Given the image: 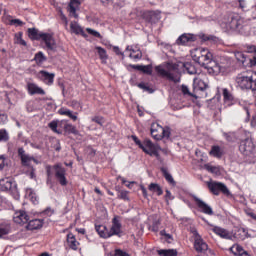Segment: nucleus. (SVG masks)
<instances>
[{
	"instance_id": "nucleus-5",
	"label": "nucleus",
	"mask_w": 256,
	"mask_h": 256,
	"mask_svg": "<svg viewBox=\"0 0 256 256\" xmlns=\"http://www.w3.org/2000/svg\"><path fill=\"white\" fill-rule=\"evenodd\" d=\"M191 56L198 65H205V69H207L208 63L213 61V54L207 48H196L192 51Z\"/></svg>"
},
{
	"instance_id": "nucleus-9",
	"label": "nucleus",
	"mask_w": 256,
	"mask_h": 256,
	"mask_svg": "<svg viewBox=\"0 0 256 256\" xmlns=\"http://www.w3.org/2000/svg\"><path fill=\"white\" fill-rule=\"evenodd\" d=\"M207 187L212 195H220V193H223V195H226V197H229L231 195V191H229V188L221 182H208Z\"/></svg>"
},
{
	"instance_id": "nucleus-45",
	"label": "nucleus",
	"mask_w": 256,
	"mask_h": 256,
	"mask_svg": "<svg viewBox=\"0 0 256 256\" xmlns=\"http://www.w3.org/2000/svg\"><path fill=\"white\" fill-rule=\"evenodd\" d=\"M118 199H121L122 201H131L129 198V191L127 190H118Z\"/></svg>"
},
{
	"instance_id": "nucleus-18",
	"label": "nucleus",
	"mask_w": 256,
	"mask_h": 256,
	"mask_svg": "<svg viewBox=\"0 0 256 256\" xmlns=\"http://www.w3.org/2000/svg\"><path fill=\"white\" fill-rule=\"evenodd\" d=\"M39 80L43 81L45 85H53L55 81V73H49L45 70L39 72Z\"/></svg>"
},
{
	"instance_id": "nucleus-20",
	"label": "nucleus",
	"mask_w": 256,
	"mask_h": 256,
	"mask_svg": "<svg viewBox=\"0 0 256 256\" xmlns=\"http://www.w3.org/2000/svg\"><path fill=\"white\" fill-rule=\"evenodd\" d=\"M80 5L81 2H79V0H70L67 7V11L70 17H74V19H77L79 17V14H77V10L79 9Z\"/></svg>"
},
{
	"instance_id": "nucleus-51",
	"label": "nucleus",
	"mask_w": 256,
	"mask_h": 256,
	"mask_svg": "<svg viewBox=\"0 0 256 256\" xmlns=\"http://www.w3.org/2000/svg\"><path fill=\"white\" fill-rule=\"evenodd\" d=\"M204 169H206V171L209 173H217L219 171V167L211 166V164H205Z\"/></svg>"
},
{
	"instance_id": "nucleus-1",
	"label": "nucleus",
	"mask_w": 256,
	"mask_h": 256,
	"mask_svg": "<svg viewBox=\"0 0 256 256\" xmlns=\"http://www.w3.org/2000/svg\"><path fill=\"white\" fill-rule=\"evenodd\" d=\"M236 84L242 90L256 91V72L244 71L236 76Z\"/></svg>"
},
{
	"instance_id": "nucleus-4",
	"label": "nucleus",
	"mask_w": 256,
	"mask_h": 256,
	"mask_svg": "<svg viewBox=\"0 0 256 256\" xmlns=\"http://www.w3.org/2000/svg\"><path fill=\"white\" fill-rule=\"evenodd\" d=\"M226 25L233 31H242L249 27V20L241 17L238 13H230L227 16Z\"/></svg>"
},
{
	"instance_id": "nucleus-29",
	"label": "nucleus",
	"mask_w": 256,
	"mask_h": 256,
	"mask_svg": "<svg viewBox=\"0 0 256 256\" xmlns=\"http://www.w3.org/2000/svg\"><path fill=\"white\" fill-rule=\"evenodd\" d=\"M70 30L75 35H81L82 37H87V34H85V31L83 30V28L76 21H73L70 23Z\"/></svg>"
},
{
	"instance_id": "nucleus-64",
	"label": "nucleus",
	"mask_w": 256,
	"mask_h": 256,
	"mask_svg": "<svg viewBox=\"0 0 256 256\" xmlns=\"http://www.w3.org/2000/svg\"><path fill=\"white\" fill-rule=\"evenodd\" d=\"M165 199L167 202H169V201H173L175 199V197H173V195L171 194V191L166 190Z\"/></svg>"
},
{
	"instance_id": "nucleus-25",
	"label": "nucleus",
	"mask_w": 256,
	"mask_h": 256,
	"mask_svg": "<svg viewBox=\"0 0 256 256\" xmlns=\"http://www.w3.org/2000/svg\"><path fill=\"white\" fill-rule=\"evenodd\" d=\"M132 69L136 71H141L144 75H153V65H130Z\"/></svg>"
},
{
	"instance_id": "nucleus-54",
	"label": "nucleus",
	"mask_w": 256,
	"mask_h": 256,
	"mask_svg": "<svg viewBox=\"0 0 256 256\" xmlns=\"http://www.w3.org/2000/svg\"><path fill=\"white\" fill-rule=\"evenodd\" d=\"M86 32L89 34V35H92L93 37H97L98 39H101V33H99L98 31L96 30H93L91 28H86Z\"/></svg>"
},
{
	"instance_id": "nucleus-43",
	"label": "nucleus",
	"mask_w": 256,
	"mask_h": 256,
	"mask_svg": "<svg viewBox=\"0 0 256 256\" xmlns=\"http://www.w3.org/2000/svg\"><path fill=\"white\" fill-rule=\"evenodd\" d=\"M26 194L34 205H37V203H39V198L37 197V194H35V191H33V189L28 188L26 190Z\"/></svg>"
},
{
	"instance_id": "nucleus-33",
	"label": "nucleus",
	"mask_w": 256,
	"mask_h": 256,
	"mask_svg": "<svg viewBox=\"0 0 256 256\" xmlns=\"http://www.w3.org/2000/svg\"><path fill=\"white\" fill-rule=\"evenodd\" d=\"M231 253L235 256H251L247 251L243 250L242 246L234 245L230 248Z\"/></svg>"
},
{
	"instance_id": "nucleus-21",
	"label": "nucleus",
	"mask_w": 256,
	"mask_h": 256,
	"mask_svg": "<svg viewBox=\"0 0 256 256\" xmlns=\"http://www.w3.org/2000/svg\"><path fill=\"white\" fill-rule=\"evenodd\" d=\"M121 220L119 216H114L112 219V226L110 228V235L113 237V235H121Z\"/></svg>"
},
{
	"instance_id": "nucleus-36",
	"label": "nucleus",
	"mask_w": 256,
	"mask_h": 256,
	"mask_svg": "<svg viewBox=\"0 0 256 256\" xmlns=\"http://www.w3.org/2000/svg\"><path fill=\"white\" fill-rule=\"evenodd\" d=\"M148 189L152 193H156L158 197H161V195H163V188H161L160 185L157 183H150Z\"/></svg>"
},
{
	"instance_id": "nucleus-63",
	"label": "nucleus",
	"mask_w": 256,
	"mask_h": 256,
	"mask_svg": "<svg viewBox=\"0 0 256 256\" xmlns=\"http://www.w3.org/2000/svg\"><path fill=\"white\" fill-rule=\"evenodd\" d=\"M66 125H67V120L58 121V129H62V133L63 131H65Z\"/></svg>"
},
{
	"instance_id": "nucleus-12",
	"label": "nucleus",
	"mask_w": 256,
	"mask_h": 256,
	"mask_svg": "<svg viewBox=\"0 0 256 256\" xmlns=\"http://www.w3.org/2000/svg\"><path fill=\"white\" fill-rule=\"evenodd\" d=\"M192 199L201 213H204V215H213V208H211V206L199 199L197 196H192Z\"/></svg>"
},
{
	"instance_id": "nucleus-46",
	"label": "nucleus",
	"mask_w": 256,
	"mask_h": 256,
	"mask_svg": "<svg viewBox=\"0 0 256 256\" xmlns=\"http://www.w3.org/2000/svg\"><path fill=\"white\" fill-rule=\"evenodd\" d=\"M137 87L139 89H142L143 91H146V93H155V90L149 86V84H146L145 82H141L137 84Z\"/></svg>"
},
{
	"instance_id": "nucleus-53",
	"label": "nucleus",
	"mask_w": 256,
	"mask_h": 256,
	"mask_svg": "<svg viewBox=\"0 0 256 256\" xmlns=\"http://www.w3.org/2000/svg\"><path fill=\"white\" fill-rule=\"evenodd\" d=\"M3 235H9V226L0 224V237H3Z\"/></svg>"
},
{
	"instance_id": "nucleus-26",
	"label": "nucleus",
	"mask_w": 256,
	"mask_h": 256,
	"mask_svg": "<svg viewBox=\"0 0 256 256\" xmlns=\"http://www.w3.org/2000/svg\"><path fill=\"white\" fill-rule=\"evenodd\" d=\"M43 223V219L30 220L26 226V229H28V231H35L37 229H41V227H43Z\"/></svg>"
},
{
	"instance_id": "nucleus-38",
	"label": "nucleus",
	"mask_w": 256,
	"mask_h": 256,
	"mask_svg": "<svg viewBox=\"0 0 256 256\" xmlns=\"http://www.w3.org/2000/svg\"><path fill=\"white\" fill-rule=\"evenodd\" d=\"M95 49L99 55V59H101L102 63H105V61L109 59V56L107 55V50L100 46H96Z\"/></svg>"
},
{
	"instance_id": "nucleus-47",
	"label": "nucleus",
	"mask_w": 256,
	"mask_h": 256,
	"mask_svg": "<svg viewBox=\"0 0 256 256\" xmlns=\"http://www.w3.org/2000/svg\"><path fill=\"white\" fill-rule=\"evenodd\" d=\"M235 58L237 59V61L239 63H242V65H245V63H247V57L245 56V54L243 52H236Z\"/></svg>"
},
{
	"instance_id": "nucleus-42",
	"label": "nucleus",
	"mask_w": 256,
	"mask_h": 256,
	"mask_svg": "<svg viewBox=\"0 0 256 256\" xmlns=\"http://www.w3.org/2000/svg\"><path fill=\"white\" fill-rule=\"evenodd\" d=\"M184 69L189 75H197V67L190 62L184 63Z\"/></svg>"
},
{
	"instance_id": "nucleus-3",
	"label": "nucleus",
	"mask_w": 256,
	"mask_h": 256,
	"mask_svg": "<svg viewBox=\"0 0 256 256\" xmlns=\"http://www.w3.org/2000/svg\"><path fill=\"white\" fill-rule=\"evenodd\" d=\"M229 67H231V61L225 57H220L215 59L207 64V72L209 75H225L227 71H229Z\"/></svg>"
},
{
	"instance_id": "nucleus-10",
	"label": "nucleus",
	"mask_w": 256,
	"mask_h": 256,
	"mask_svg": "<svg viewBox=\"0 0 256 256\" xmlns=\"http://www.w3.org/2000/svg\"><path fill=\"white\" fill-rule=\"evenodd\" d=\"M41 43L45 44V47L48 51H55L57 44L55 43V38L50 33H43L40 36Z\"/></svg>"
},
{
	"instance_id": "nucleus-13",
	"label": "nucleus",
	"mask_w": 256,
	"mask_h": 256,
	"mask_svg": "<svg viewBox=\"0 0 256 256\" xmlns=\"http://www.w3.org/2000/svg\"><path fill=\"white\" fill-rule=\"evenodd\" d=\"M66 245L71 251H79V247H81V243L77 241V237L72 232L66 235Z\"/></svg>"
},
{
	"instance_id": "nucleus-49",
	"label": "nucleus",
	"mask_w": 256,
	"mask_h": 256,
	"mask_svg": "<svg viewBox=\"0 0 256 256\" xmlns=\"http://www.w3.org/2000/svg\"><path fill=\"white\" fill-rule=\"evenodd\" d=\"M223 137L228 141V143H233L236 139L233 132H223Z\"/></svg>"
},
{
	"instance_id": "nucleus-11",
	"label": "nucleus",
	"mask_w": 256,
	"mask_h": 256,
	"mask_svg": "<svg viewBox=\"0 0 256 256\" xmlns=\"http://www.w3.org/2000/svg\"><path fill=\"white\" fill-rule=\"evenodd\" d=\"M0 190L8 193H17V184L11 178H3L0 180Z\"/></svg>"
},
{
	"instance_id": "nucleus-14",
	"label": "nucleus",
	"mask_w": 256,
	"mask_h": 256,
	"mask_svg": "<svg viewBox=\"0 0 256 256\" xmlns=\"http://www.w3.org/2000/svg\"><path fill=\"white\" fill-rule=\"evenodd\" d=\"M18 155L21 159V163L23 167H31V161L34 163H37V159H35L33 156H29L28 154H25V150L23 148L18 149Z\"/></svg>"
},
{
	"instance_id": "nucleus-58",
	"label": "nucleus",
	"mask_w": 256,
	"mask_h": 256,
	"mask_svg": "<svg viewBox=\"0 0 256 256\" xmlns=\"http://www.w3.org/2000/svg\"><path fill=\"white\" fill-rule=\"evenodd\" d=\"M7 165V159L5 156L1 155L0 156V171H3L5 169V166Z\"/></svg>"
},
{
	"instance_id": "nucleus-59",
	"label": "nucleus",
	"mask_w": 256,
	"mask_h": 256,
	"mask_svg": "<svg viewBox=\"0 0 256 256\" xmlns=\"http://www.w3.org/2000/svg\"><path fill=\"white\" fill-rule=\"evenodd\" d=\"M113 256H131V255H129V253H127V252H125V251H123L121 249H116L114 251V255Z\"/></svg>"
},
{
	"instance_id": "nucleus-34",
	"label": "nucleus",
	"mask_w": 256,
	"mask_h": 256,
	"mask_svg": "<svg viewBox=\"0 0 256 256\" xmlns=\"http://www.w3.org/2000/svg\"><path fill=\"white\" fill-rule=\"evenodd\" d=\"M126 51H130L129 57H130V59H134L135 61H137V60L141 59V57H143V53L141 52V50L132 49L130 46L126 47Z\"/></svg>"
},
{
	"instance_id": "nucleus-2",
	"label": "nucleus",
	"mask_w": 256,
	"mask_h": 256,
	"mask_svg": "<svg viewBox=\"0 0 256 256\" xmlns=\"http://www.w3.org/2000/svg\"><path fill=\"white\" fill-rule=\"evenodd\" d=\"M132 140L134 141L135 145L139 147L146 155L150 157H156L158 161L161 160V155L159 154V147L151 141V139H144L142 142L139 138L135 135H132Z\"/></svg>"
},
{
	"instance_id": "nucleus-52",
	"label": "nucleus",
	"mask_w": 256,
	"mask_h": 256,
	"mask_svg": "<svg viewBox=\"0 0 256 256\" xmlns=\"http://www.w3.org/2000/svg\"><path fill=\"white\" fill-rule=\"evenodd\" d=\"M223 98L224 101H233V95L229 93V90L227 88L223 89Z\"/></svg>"
},
{
	"instance_id": "nucleus-62",
	"label": "nucleus",
	"mask_w": 256,
	"mask_h": 256,
	"mask_svg": "<svg viewBox=\"0 0 256 256\" xmlns=\"http://www.w3.org/2000/svg\"><path fill=\"white\" fill-rule=\"evenodd\" d=\"M247 53H255L256 55V46L255 45H246Z\"/></svg>"
},
{
	"instance_id": "nucleus-30",
	"label": "nucleus",
	"mask_w": 256,
	"mask_h": 256,
	"mask_svg": "<svg viewBox=\"0 0 256 256\" xmlns=\"http://www.w3.org/2000/svg\"><path fill=\"white\" fill-rule=\"evenodd\" d=\"M59 115H64L65 117H69V119L73 120V121H77L78 117H77V113L73 112L67 108H60L58 110Z\"/></svg>"
},
{
	"instance_id": "nucleus-55",
	"label": "nucleus",
	"mask_w": 256,
	"mask_h": 256,
	"mask_svg": "<svg viewBox=\"0 0 256 256\" xmlns=\"http://www.w3.org/2000/svg\"><path fill=\"white\" fill-rule=\"evenodd\" d=\"M238 233H239V234H235L236 237H237L238 239H241V241H243V239H245V237H246V235H247V232L245 231V228H240V229L238 230Z\"/></svg>"
},
{
	"instance_id": "nucleus-31",
	"label": "nucleus",
	"mask_w": 256,
	"mask_h": 256,
	"mask_svg": "<svg viewBox=\"0 0 256 256\" xmlns=\"http://www.w3.org/2000/svg\"><path fill=\"white\" fill-rule=\"evenodd\" d=\"M193 87L196 91H205L209 87V85H207V83H205V81H203L199 78H194Z\"/></svg>"
},
{
	"instance_id": "nucleus-35",
	"label": "nucleus",
	"mask_w": 256,
	"mask_h": 256,
	"mask_svg": "<svg viewBox=\"0 0 256 256\" xmlns=\"http://www.w3.org/2000/svg\"><path fill=\"white\" fill-rule=\"evenodd\" d=\"M64 133L67 135H78L79 130H77V127L75 125L69 123V120L66 121V126L64 128Z\"/></svg>"
},
{
	"instance_id": "nucleus-32",
	"label": "nucleus",
	"mask_w": 256,
	"mask_h": 256,
	"mask_svg": "<svg viewBox=\"0 0 256 256\" xmlns=\"http://www.w3.org/2000/svg\"><path fill=\"white\" fill-rule=\"evenodd\" d=\"M41 34H43V32H39L37 28H28V37L32 41H41Z\"/></svg>"
},
{
	"instance_id": "nucleus-61",
	"label": "nucleus",
	"mask_w": 256,
	"mask_h": 256,
	"mask_svg": "<svg viewBox=\"0 0 256 256\" xmlns=\"http://www.w3.org/2000/svg\"><path fill=\"white\" fill-rule=\"evenodd\" d=\"M239 9L242 11H247V2L245 0H239Z\"/></svg>"
},
{
	"instance_id": "nucleus-24",
	"label": "nucleus",
	"mask_w": 256,
	"mask_h": 256,
	"mask_svg": "<svg viewBox=\"0 0 256 256\" xmlns=\"http://www.w3.org/2000/svg\"><path fill=\"white\" fill-rule=\"evenodd\" d=\"M210 157H215V159H221L225 155V149L219 145H213L209 151Z\"/></svg>"
},
{
	"instance_id": "nucleus-60",
	"label": "nucleus",
	"mask_w": 256,
	"mask_h": 256,
	"mask_svg": "<svg viewBox=\"0 0 256 256\" xmlns=\"http://www.w3.org/2000/svg\"><path fill=\"white\" fill-rule=\"evenodd\" d=\"M55 213V210H53L51 207L46 208L42 214L46 215V217H51Z\"/></svg>"
},
{
	"instance_id": "nucleus-50",
	"label": "nucleus",
	"mask_w": 256,
	"mask_h": 256,
	"mask_svg": "<svg viewBox=\"0 0 256 256\" xmlns=\"http://www.w3.org/2000/svg\"><path fill=\"white\" fill-rule=\"evenodd\" d=\"M9 140V133H7V130L0 129V143H5Z\"/></svg>"
},
{
	"instance_id": "nucleus-41",
	"label": "nucleus",
	"mask_w": 256,
	"mask_h": 256,
	"mask_svg": "<svg viewBox=\"0 0 256 256\" xmlns=\"http://www.w3.org/2000/svg\"><path fill=\"white\" fill-rule=\"evenodd\" d=\"M34 61L37 65H43L47 61V56L42 51H39L35 54Z\"/></svg>"
},
{
	"instance_id": "nucleus-40",
	"label": "nucleus",
	"mask_w": 256,
	"mask_h": 256,
	"mask_svg": "<svg viewBox=\"0 0 256 256\" xmlns=\"http://www.w3.org/2000/svg\"><path fill=\"white\" fill-rule=\"evenodd\" d=\"M157 254L160 256H177L178 252L176 249H160Z\"/></svg>"
},
{
	"instance_id": "nucleus-15",
	"label": "nucleus",
	"mask_w": 256,
	"mask_h": 256,
	"mask_svg": "<svg viewBox=\"0 0 256 256\" xmlns=\"http://www.w3.org/2000/svg\"><path fill=\"white\" fill-rule=\"evenodd\" d=\"M13 221L18 225H25V223H29V215L23 210L17 211L14 213Z\"/></svg>"
},
{
	"instance_id": "nucleus-56",
	"label": "nucleus",
	"mask_w": 256,
	"mask_h": 256,
	"mask_svg": "<svg viewBox=\"0 0 256 256\" xmlns=\"http://www.w3.org/2000/svg\"><path fill=\"white\" fill-rule=\"evenodd\" d=\"M200 39H202V41H215L217 37L206 34H200Z\"/></svg>"
},
{
	"instance_id": "nucleus-16",
	"label": "nucleus",
	"mask_w": 256,
	"mask_h": 256,
	"mask_svg": "<svg viewBox=\"0 0 256 256\" xmlns=\"http://www.w3.org/2000/svg\"><path fill=\"white\" fill-rule=\"evenodd\" d=\"M155 71L158 77H161L162 79H168V81H175V75H173V73H171L169 70L163 68V66H155Z\"/></svg>"
},
{
	"instance_id": "nucleus-39",
	"label": "nucleus",
	"mask_w": 256,
	"mask_h": 256,
	"mask_svg": "<svg viewBox=\"0 0 256 256\" xmlns=\"http://www.w3.org/2000/svg\"><path fill=\"white\" fill-rule=\"evenodd\" d=\"M49 129L53 131V133H57V135H63V129H58L59 124L57 120H53L48 124Z\"/></svg>"
},
{
	"instance_id": "nucleus-7",
	"label": "nucleus",
	"mask_w": 256,
	"mask_h": 256,
	"mask_svg": "<svg viewBox=\"0 0 256 256\" xmlns=\"http://www.w3.org/2000/svg\"><path fill=\"white\" fill-rule=\"evenodd\" d=\"M239 151L243 153L245 157L256 159L255 143H253V139L250 137L240 141Z\"/></svg>"
},
{
	"instance_id": "nucleus-57",
	"label": "nucleus",
	"mask_w": 256,
	"mask_h": 256,
	"mask_svg": "<svg viewBox=\"0 0 256 256\" xmlns=\"http://www.w3.org/2000/svg\"><path fill=\"white\" fill-rule=\"evenodd\" d=\"M93 123H97V125H100V127H103V117L101 116H95L91 119Z\"/></svg>"
},
{
	"instance_id": "nucleus-8",
	"label": "nucleus",
	"mask_w": 256,
	"mask_h": 256,
	"mask_svg": "<svg viewBox=\"0 0 256 256\" xmlns=\"http://www.w3.org/2000/svg\"><path fill=\"white\" fill-rule=\"evenodd\" d=\"M54 177L61 185V187H67L69 181L67 180V169L62 164H55L53 166Z\"/></svg>"
},
{
	"instance_id": "nucleus-23",
	"label": "nucleus",
	"mask_w": 256,
	"mask_h": 256,
	"mask_svg": "<svg viewBox=\"0 0 256 256\" xmlns=\"http://www.w3.org/2000/svg\"><path fill=\"white\" fill-rule=\"evenodd\" d=\"M95 230L102 239H109L111 237V232L105 225L95 224Z\"/></svg>"
},
{
	"instance_id": "nucleus-27",
	"label": "nucleus",
	"mask_w": 256,
	"mask_h": 256,
	"mask_svg": "<svg viewBox=\"0 0 256 256\" xmlns=\"http://www.w3.org/2000/svg\"><path fill=\"white\" fill-rule=\"evenodd\" d=\"M142 17L147 23H155L156 21H159V14L155 11H146L142 14Z\"/></svg>"
},
{
	"instance_id": "nucleus-48",
	"label": "nucleus",
	"mask_w": 256,
	"mask_h": 256,
	"mask_svg": "<svg viewBox=\"0 0 256 256\" xmlns=\"http://www.w3.org/2000/svg\"><path fill=\"white\" fill-rule=\"evenodd\" d=\"M16 37V43L18 45H22L23 47H27V42L23 39V32H19L15 35Z\"/></svg>"
},
{
	"instance_id": "nucleus-17",
	"label": "nucleus",
	"mask_w": 256,
	"mask_h": 256,
	"mask_svg": "<svg viewBox=\"0 0 256 256\" xmlns=\"http://www.w3.org/2000/svg\"><path fill=\"white\" fill-rule=\"evenodd\" d=\"M211 227V231H213L218 237H221V239H233V235L227 229L213 225H211Z\"/></svg>"
},
{
	"instance_id": "nucleus-44",
	"label": "nucleus",
	"mask_w": 256,
	"mask_h": 256,
	"mask_svg": "<svg viewBox=\"0 0 256 256\" xmlns=\"http://www.w3.org/2000/svg\"><path fill=\"white\" fill-rule=\"evenodd\" d=\"M160 236L162 237V239L168 243V244H171L173 243V235L167 233L166 230H161L160 231Z\"/></svg>"
},
{
	"instance_id": "nucleus-19",
	"label": "nucleus",
	"mask_w": 256,
	"mask_h": 256,
	"mask_svg": "<svg viewBox=\"0 0 256 256\" xmlns=\"http://www.w3.org/2000/svg\"><path fill=\"white\" fill-rule=\"evenodd\" d=\"M208 248L209 246L205 243L203 238H201V235L196 234L194 240V249H196L198 253H203V251H207Z\"/></svg>"
},
{
	"instance_id": "nucleus-22",
	"label": "nucleus",
	"mask_w": 256,
	"mask_h": 256,
	"mask_svg": "<svg viewBox=\"0 0 256 256\" xmlns=\"http://www.w3.org/2000/svg\"><path fill=\"white\" fill-rule=\"evenodd\" d=\"M26 89L29 95H45V90L32 82L27 83Z\"/></svg>"
},
{
	"instance_id": "nucleus-6",
	"label": "nucleus",
	"mask_w": 256,
	"mask_h": 256,
	"mask_svg": "<svg viewBox=\"0 0 256 256\" xmlns=\"http://www.w3.org/2000/svg\"><path fill=\"white\" fill-rule=\"evenodd\" d=\"M150 133L153 139L161 141V139H169L171 137V128L163 127L159 123H152Z\"/></svg>"
},
{
	"instance_id": "nucleus-37",
	"label": "nucleus",
	"mask_w": 256,
	"mask_h": 256,
	"mask_svg": "<svg viewBox=\"0 0 256 256\" xmlns=\"http://www.w3.org/2000/svg\"><path fill=\"white\" fill-rule=\"evenodd\" d=\"M160 171L167 183H169L170 185H175V179H173V176L169 174V171H167L166 167L160 168Z\"/></svg>"
},
{
	"instance_id": "nucleus-28",
	"label": "nucleus",
	"mask_w": 256,
	"mask_h": 256,
	"mask_svg": "<svg viewBox=\"0 0 256 256\" xmlns=\"http://www.w3.org/2000/svg\"><path fill=\"white\" fill-rule=\"evenodd\" d=\"M195 41V35L193 34H182L177 39V45H187V43H193Z\"/></svg>"
}]
</instances>
